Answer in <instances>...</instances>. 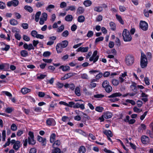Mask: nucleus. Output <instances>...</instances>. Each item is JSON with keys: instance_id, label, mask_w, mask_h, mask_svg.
<instances>
[{"instance_id": "19", "label": "nucleus", "mask_w": 153, "mask_h": 153, "mask_svg": "<svg viewBox=\"0 0 153 153\" xmlns=\"http://www.w3.org/2000/svg\"><path fill=\"white\" fill-rule=\"evenodd\" d=\"M112 114L108 111L105 113L104 114V116L105 119L111 118L112 117Z\"/></svg>"}, {"instance_id": "59", "label": "nucleus", "mask_w": 153, "mask_h": 153, "mask_svg": "<svg viewBox=\"0 0 153 153\" xmlns=\"http://www.w3.org/2000/svg\"><path fill=\"white\" fill-rule=\"evenodd\" d=\"M15 38L19 40H20L21 39V35L18 33H16L15 34Z\"/></svg>"}, {"instance_id": "54", "label": "nucleus", "mask_w": 153, "mask_h": 153, "mask_svg": "<svg viewBox=\"0 0 153 153\" xmlns=\"http://www.w3.org/2000/svg\"><path fill=\"white\" fill-rule=\"evenodd\" d=\"M104 39L103 37L101 36L96 39L95 41V43H97L100 41H102Z\"/></svg>"}, {"instance_id": "40", "label": "nucleus", "mask_w": 153, "mask_h": 153, "mask_svg": "<svg viewBox=\"0 0 153 153\" xmlns=\"http://www.w3.org/2000/svg\"><path fill=\"white\" fill-rule=\"evenodd\" d=\"M14 110L13 108L11 107H8L5 110V112L7 113H10Z\"/></svg>"}, {"instance_id": "39", "label": "nucleus", "mask_w": 153, "mask_h": 153, "mask_svg": "<svg viewBox=\"0 0 153 153\" xmlns=\"http://www.w3.org/2000/svg\"><path fill=\"white\" fill-rule=\"evenodd\" d=\"M51 153H63V152H61L60 149L57 148L53 149Z\"/></svg>"}, {"instance_id": "58", "label": "nucleus", "mask_w": 153, "mask_h": 153, "mask_svg": "<svg viewBox=\"0 0 153 153\" xmlns=\"http://www.w3.org/2000/svg\"><path fill=\"white\" fill-rule=\"evenodd\" d=\"M36 149L35 148H32L30 149L29 153H36Z\"/></svg>"}, {"instance_id": "33", "label": "nucleus", "mask_w": 153, "mask_h": 153, "mask_svg": "<svg viewBox=\"0 0 153 153\" xmlns=\"http://www.w3.org/2000/svg\"><path fill=\"white\" fill-rule=\"evenodd\" d=\"M21 55L23 57H26L28 55V52L25 50H22L21 51Z\"/></svg>"}, {"instance_id": "8", "label": "nucleus", "mask_w": 153, "mask_h": 153, "mask_svg": "<svg viewBox=\"0 0 153 153\" xmlns=\"http://www.w3.org/2000/svg\"><path fill=\"white\" fill-rule=\"evenodd\" d=\"M19 4V1L17 0H13L7 2V5L9 7L13 6L16 7Z\"/></svg>"}, {"instance_id": "6", "label": "nucleus", "mask_w": 153, "mask_h": 153, "mask_svg": "<svg viewBox=\"0 0 153 153\" xmlns=\"http://www.w3.org/2000/svg\"><path fill=\"white\" fill-rule=\"evenodd\" d=\"M97 51H94L92 56L89 59V60L90 61H93V63H94L96 62L98 60L99 56L97 55Z\"/></svg>"}, {"instance_id": "56", "label": "nucleus", "mask_w": 153, "mask_h": 153, "mask_svg": "<svg viewBox=\"0 0 153 153\" xmlns=\"http://www.w3.org/2000/svg\"><path fill=\"white\" fill-rule=\"evenodd\" d=\"M22 27L23 28L25 29H27L28 27V25L27 23H22L21 25Z\"/></svg>"}, {"instance_id": "48", "label": "nucleus", "mask_w": 153, "mask_h": 153, "mask_svg": "<svg viewBox=\"0 0 153 153\" xmlns=\"http://www.w3.org/2000/svg\"><path fill=\"white\" fill-rule=\"evenodd\" d=\"M69 120V117L66 116H64L62 118V120L64 122H66Z\"/></svg>"}, {"instance_id": "5", "label": "nucleus", "mask_w": 153, "mask_h": 153, "mask_svg": "<svg viewBox=\"0 0 153 153\" xmlns=\"http://www.w3.org/2000/svg\"><path fill=\"white\" fill-rule=\"evenodd\" d=\"M29 137L28 138V142L29 144L34 145L36 143V141L34 140L33 133L30 131L28 132Z\"/></svg>"}, {"instance_id": "7", "label": "nucleus", "mask_w": 153, "mask_h": 153, "mask_svg": "<svg viewBox=\"0 0 153 153\" xmlns=\"http://www.w3.org/2000/svg\"><path fill=\"white\" fill-rule=\"evenodd\" d=\"M140 27L143 30L146 31L148 28V24L145 21H141L140 23Z\"/></svg>"}, {"instance_id": "18", "label": "nucleus", "mask_w": 153, "mask_h": 153, "mask_svg": "<svg viewBox=\"0 0 153 153\" xmlns=\"http://www.w3.org/2000/svg\"><path fill=\"white\" fill-rule=\"evenodd\" d=\"M122 95V94L120 92L115 93L112 94L108 96V98H114L117 97H120Z\"/></svg>"}, {"instance_id": "10", "label": "nucleus", "mask_w": 153, "mask_h": 153, "mask_svg": "<svg viewBox=\"0 0 153 153\" xmlns=\"http://www.w3.org/2000/svg\"><path fill=\"white\" fill-rule=\"evenodd\" d=\"M75 73H70L68 74H66L64 76L61 78V80H64L68 79L71 77L75 75Z\"/></svg>"}, {"instance_id": "20", "label": "nucleus", "mask_w": 153, "mask_h": 153, "mask_svg": "<svg viewBox=\"0 0 153 153\" xmlns=\"http://www.w3.org/2000/svg\"><path fill=\"white\" fill-rule=\"evenodd\" d=\"M73 19V17L72 15H67L65 18V20L67 22H71Z\"/></svg>"}, {"instance_id": "38", "label": "nucleus", "mask_w": 153, "mask_h": 153, "mask_svg": "<svg viewBox=\"0 0 153 153\" xmlns=\"http://www.w3.org/2000/svg\"><path fill=\"white\" fill-rule=\"evenodd\" d=\"M109 82L108 81L106 80L102 82V85L103 88H105V87L109 85Z\"/></svg>"}, {"instance_id": "49", "label": "nucleus", "mask_w": 153, "mask_h": 153, "mask_svg": "<svg viewBox=\"0 0 153 153\" xmlns=\"http://www.w3.org/2000/svg\"><path fill=\"white\" fill-rule=\"evenodd\" d=\"M99 74H97L95 76V78L98 80H99L100 78L102 77L103 76V74L102 72H98Z\"/></svg>"}, {"instance_id": "46", "label": "nucleus", "mask_w": 153, "mask_h": 153, "mask_svg": "<svg viewBox=\"0 0 153 153\" xmlns=\"http://www.w3.org/2000/svg\"><path fill=\"white\" fill-rule=\"evenodd\" d=\"M104 95L103 94H97L94 95V97L95 98H102L104 97Z\"/></svg>"}, {"instance_id": "32", "label": "nucleus", "mask_w": 153, "mask_h": 153, "mask_svg": "<svg viewBox=\"0 0 153 153\" xmlns=\"http://www.w3.org/2000/svg\"><path fill=\"white\" fill-rule=\"evenodd\" d=\"M116 19L119 21V22L122 25H123L124 24V21L122 19L121 16H120L118 15L117 14L116 15Z\"/></svg>"}, {"instance_id": "21", "label": "nucleus", "mask_w": 153, "mask_h": 153, "mask_svg": "<svg viewBox=\"0 0 153 153\" xmlns=\"http://www.w3.org/2000/svg\"><path fill=\"white\" fill-rule=\"evenodd\" d=\"M21 92L23 94H26L30 91V89L27 88H23L21 90Z\"/></svg>"}, {"instance_id": "37", "label": "nucleus", "mask_w": 153, "mask_h": 153, "mask_svg": "<svg viewBox=\"0 0 153 153\" xmlns=\"http://www.w3.org/2000/svg\"><path fill=\"white\" fill-rule=\"evenodd\" d=\"M41 14V12L40 11L37 12L35 15V21L36 22H38L39 21V17Z\"/></svg>"}, {"instance_id": "2", "label": "nucleus", "mask_w": 153, "mask_h": 153, "mask_svg": "<svg viewBox=\"0 0 153 153\" xmlns=\"http://www.w3.org/2000/svg\"><path fill=\"white\" fill-rule=\"evenodd\" d=\"M123 38L125 42H130L131 40L132 37L129 31L125 29L123 33Z\"/></svg>"}, {"instance_id": "43", "label": "nucleus", "mask_w": 153, "mask_h": 153, "mask_svg": "<svg viewBox=\"0 0 153 153\" xmlns=\"http://www.w3.org/2000/svg\"><path fill=\"white\" fill-rule=\"evenodd\" d=\"M69 33L67 30H65L63 32L62 34V36L64 37H67Z\"/></svg>"}, {"instance_id": "17", "label": "nucleus", "mask_w": 153, "mask_h": 153, "mask_svg": "<svg viewBox=\"0 0 153 153\" xmlns=\"http://www.w3.org/2000/svg\"><path fill=\"white\" fill-rule=\"evenodd\" d=\"M103 133L106 135L107 137L108 136H110V137H112L113 136L112 133L111 131L110 130H105L103 131Z\"/></svg>"}, {"instance_id": "4", "label": "nucleus", "mask_w": 153, "mask_h": 153, "mask_svg": "<svg viewBox=\"0 0 153 153\" xmlns=\"http://www.w3.org/2000/svg\"><path fill=\"white\" fill-rule=\"evenodd\" d=\"M148 62L146 55L141 53L140 65L142 68L146 67Z\"/></svg>"}, {"instance_id": "25", "label": "nucleus", "mask_w": 153, "mask_h": 153, "mask_svg": "<svg viewBox=\"0 0 153 153\" xmlns=\"http://www.w3.org/2000/svg\"><path fill=\"white\" fill-rule=\"evenodd\" d=\"M59 69H62V70L64 71H65L68 70H70V67L68 66H64L63 65L61 66L59 68Z\"/></svg>"}, {"instance_id": "42", "label": "nucleus", "mask_w": 153, "mask_h": 153, "mask_svg": "<svg viewBox=\"0 0 153 153\" xmlns=\"http://www.w3.org/2000/svg\"><path fill=\"white\" fill-rule=\"evenodd\" d=\"M112 84L114 86H117L119 84V81L116 79H113L111 81Z\"/></svg>"}, {"instance_id": "50", "label": "nucleus", "mask_w": 153, "mask_h": 153, "mask_svg": "<svg viewBox=\"0 0 153 153\" xmlns=\"http://www.w3.org/2000/svg\"><path fill=\"white\" fill-rule=\"evenodd\" d=\"M11 129L13 131H15L17 129V127L15 124L13 123L11 126Z\"/></svg>"}, {"instance_id": "1", "label": "nucleus", "mask_w": 153, "mask_h": 153, "mask_svg": "<svg viewBox=\"0 0 153 153\" xmlns=\"http://www.w3.org/2000/svg\"><path fill=\"white\" fill-rule=\"evenodd\" d=\"M39 43V42L38 40H33V46L32 44L30 43L28 45L27 44L25 43L24 44L23 47L25 49H27L28 51H30L31 50H34V47H36L37 45Z\"/></svg>"}, {"instance_id": "9", "label": "nucleus", "mask_w": 153, "mask_h": 153, "mask_svg": "<svg viewBox=\"0 0 153 153\" xmlns=\"http://www.w3.org/2000/svg\"><path fill=\"white\" fill-rule=\"evenodd\" d=\"M46 123L49 126H54L56 125V122L53 118H48L46 120Z\"/></svg>"}, {"instance_id": "60", "label": "nucleus", "mask_w": 153, "mask_h": 153, "mask_svg": "<svg viewBox=\"0 0 153 153\" xmlns=\"http://www.w3.org/2000/svg\"><path fill=\"white\" fill-rule=\"evenodd\" d=\"M10 48V46L9 45H5V47L4 48H2L1 50L3 51H8Z\"/></svg>"}, {"instance_id": "3", "label": "nucleus", "mask_w": 153, "mask_h": 153, "mask_svg": "<svg viewBox=\"0 0 153 153\" xmlns=\"http://www.w3.org/2000/svg\"><path fill=\"white\" fill-rule=\"evenodd\" d=\"M134 57L131 55L126 56L125 58L126 64L128 66L132 65L134 62Z\"/></svg>"}, {"instance_id": "11", "label": "nucleus", "mask_w": 153, "mask_h": 153, "mask_svg": "<svg viewBox=\"0 0 153 153\" xmlns=\"http://www.w3.org/2000/svg\"><path fill=\"white\" fill-rule=\"evenodd\" d=\"M37 140L39 142L42 143V146H44L46 144V139L45 138H43L39 135H38L37 136Z\"/></svg>"}, {"instance_id": "64", "label": "nucleus", "mask_w": 153, "mask_h": 153, "mask_svg": "<svg viewBox=\"0 0 153 153\" xmlns=\"http://www.w3.org/2000/svg\"><path fill=\"white\" fill-rule=\"evenodd\" d=\"M77 28V26L76 25L74 24L71 26V29L72 31H74Z\"/></svg>"}, {"instance_id": "29", "label": "nucleus", "mask_w": 153, "mask_h": 153, "mask_svg": "<svg viewBox=\"0 0 153 153\" xmlns=\"http://www.w3.org/2000/svg\"><path fill=\"white\" fill-rule=\"evenodd\" d=\"M111 30L114 31L116 30V27L115 24L113 22H111L109 23Z\"/></svg>"}, {"instance_id": "55", "label": "nucleus", "mask_w": 153, "mask_h": 153, "mask_svg": "<svg viewBox=\"0 0 153 153\" xmlns=\"http://www.w3.org/2000/svg\"><path fill=\"white\" fill-rule=\"evenodd\" d=\"M93 32L92 31H89L87 34V36L88 37H91L93 35Z\"/></svg>"}, {"instance_id": "41", "label": "nucleus", "mask_w": 153, "mask_h": 153, "mask_svg": "<svg viewBox=\"0 0 153 153\" xmlns=\"http://www.w3.org/2000/svg\"><path fill=\"white\" fill-rule=\"evenodd\" d=\"M94 10L96 12H100L102 10V7H96L94 8Z\"/></svg>"}, {"instance_id": "31", "label": "nucleus", "mask_w": 153, "mask_h": 153, "mask_svg": "<svg viewBox=\"0 0 153 153\" xmlns=\"http://www.w3.org/2000/svg\"><path fill=\"white\" fill-rule=\"evenodd\" d=\"M86 151V149L83 146H81L79 149V153H85Z\"/></svg>"}, {"instance_id": "61", "label": "nucleus", "mask_w": 153, "mask_h": 153, "mask_svg": "<svg viewBox=\"0 0 153 153\" xmlns=\"http://www.w3.org/2000/svg\"><path fill=\"white\" fill-rule=\"evenodd\" d=\"M6 7L5 3L2 2L0 1V9H4Z\"/></svg>"}, {"instance_id": "36", "label": "nucleus", "mask_w": 153, "mask_h": 153, "mask_svg": "<svg viewBox=\"0 0 153 153\" xmlns=\"http://www.w3.org/2000/svg\"><path fill=\"white\" fill-rule=\"evenodd\" d=\"M105 91L108 93L111 92L112 91V87L110 85L108 86L105 87Z\"/></svg>"}, {"instance_id": "16", "label": "nucleus", "mask_w": 153, "mask_h": 153, "mask_svg": "<svg viewBox=\"0 0 153 153\" xmlns=\"http://www.w3.org/2000/svg\"><path fill=\"white\" fill-rule=\"evenodd\" d=\"M136 85L137 84L135 83H133L130 86V88L132 91L137 93V89Z\"/></svg>"}, {"instance_id": "57", "label": "nucleus", "mask_w": 153, "mask_h": 153, "mask_svg": "<svg viewBox=\"0 0 153 153\" xmlns=\"http://www.w3.org/2000/svg\"><path fill=\"white\" fill-rule=\"evenodd\" d=\"M67 6V4L65 2H62L60 5V7L61 8H63Z\"/></svg>"}, {"instance_id": "34", "label": "nucleus", "mask_w": 153, "mask_h": 153, "mask_svg": "<svg viewBox=\"0 0 153 153\" xmlns=\"http://www.w3.org/2000/svg\"><path fill=\"white\" fill-rule=\"evenodd\" d=\"M75 93V94L78 96H80L81 95L80 88L78 87H77L76 88Z\"/></svg>"}, {"instance_id": "14", "label": "nucleus", "mask_w": 153, "mask_h": 153, "mask_svg": "<svg viewBox=\"0 0 153 153\" xmlns=\"http://www.w3.org/2000/svg\"><path fill=\"white\" fill-rule=\"evenodd\" d=\"M88 49V47H80L77 50L78 52L80 51L82 52H87Z\"/></svg>"}, {"instance_id": "12", "label": "nucleus", "mask_w": 153, "mask_h": 153, "mask_svg": "<svg viewBox=\"0 0 153 153\" xmlns=\"http://www.w3.org/2000/svg\"><path fill=\"white\" fill-rule=\"evenodd\" d=\"M142 143L144 144H146L148 143L149 139V137L146 135H143L141 138Z\"/></svg>"}, {"instance_id": "62", "label": "nucleus", "mask_w": 153, "mask_h": 153, "mask_svg": "<svg viewBox=\"0 0 153 153\" xmlns=\"http://www.w3.org/2000/svg\"><path fill=\"white\" fill-rule=\"evenodd\" d=\"M102 19V16L101 15L98 16L96 18V21L97 22H100Z\"/></svg>"}, {"instance_id": "35", "label": "nucleus", "mask_w": 153, "mask_h": 153, "mask_svg": "<svg viewBox=\"0 0 153 153\" xmlns=\"http://www.w3.org/2000/svg\"><path fill=\"white\" fill-rule=\"evenodd\" d=\"M85 17L83 16H80L78 17L77 21L79 22H83L85 21Z\"/></svg>"}, {"instance_id": "28", "label": "nucleus", "mask_w": 153, "mask_h": 153, "mask_svg": "<svg viewBox=\"0 0 153 153\" xmlns=\"http://www.w3.org/2000/svg\"><path fill=\"white\" fill-rule=\"evenodd\" d=\"M10 24L13 25H16L18 24L17 21L14 19H12L10 20Z\"/></svg>"}, {"instance_id": "30", "label": "nucleus", "mask_w": 153, "mask_h": 153, "mask_svg": "<svg viewBox=\"0 0 153 153\" xmlns=\"http://www.w3.org/2000/svg\"><path fill=\"white\" fill-rule=\"evenodd\" d=\"M83 4L85 7H89L92 4V2L89 0L85 1L83 2Z\"/></svg>"}, {"instance_id": "15", "label": "nucleus", "mask_w": 153, "mask_h": 153, "mask_svg": "<svg viewBox=\"0 0 153 153\" xmlns=\"http://www.w3.org/2000/svg\"><path fill=\"white\" fill-rule=\"evenodd\" d=\"M58 44L62 48H65L68 44V42L67 40H64L62 41L61 43Z\"/></svg>"}, {"instance_id": "52", "label": "nucleus", "mask_w": 153, "mask_h": 153, "mask_svg": "<svg viewBox=\"0 0 153 153\" xmlns=\"http://www.w3.org/2000/svg\"><path fill=\"white\" fill-rule=\"evenodd\" d=\"M51 53L49 51H45L44 52L43 54V56L46 57L50 55Z\"/></svg>"}, {"instance_id": "23", "label": "nucleus", "mask_w": 153, "mask_h": 153, "mask_svg": "<svg viewBox=\"0 0 153 153\" xmlns=\"http://www.w3.org/2000/svg\"><path fill=\"white\" fill-rule=\"evenodd\" d=\"M62 48L59 44H57L56 46V49L57 53H61L62 51Z\"/></svg>"}, {"instance_id": "44", "label": "nucleus", "mask_w": 153, "mask_h": 153, "mask_svg": "<svg viewBox=\"0 0 153 153\" xmlns=\"http://www.w3.org/2000/svg\"><path fill=\"white\" fill-rule=\"evenodd\" d=\"M104 109L102 107L100 106H97L95 108V110L98 112H102Z\"/></svg>"}, {"instance_id": "13", "label": "nucleus", "mask_w": 153, "mask_h": 153, "mask_svg": "<svg viewBox=\"0 0 153 153\" xmlns=\"http://www.w3.org/2000/svg\"><path fill=\"white\" fill-rule=\"evenodd\" d=\"M21 147L20 142L19 141L17 140L16 143L13 145V148L16 151H17Z\"/></svg>"}, {"instance_id": "24", "label": "nucleus", "mask_w": 153, "mask_h": 153, "mask_svg": "<svg viewBox=\"0 0 153 153\" xmlns=\"http://www.w3.org/2000/svg\"><path fill=\"white\" fill-rule=\"evenodd\" d=\"M84 11L85 10L83 7H78L77 9V13L79 14H82L84 12Z\"/></svg>"}, {"instance_id": "63", "label": "nucleus", "mask_w": 153, "mask_h": 153, "mask_svg": "<svg viewBox=\"0 0 153 153\" xmlns=\"http://www.w3.org/2000/svg\"><path fill=\"white\" fill-rule=\"evenodd\" d=\"M31 34L32 36L35 37L37 35V32L36 31L33 30L31 32Z\"/></svg>"}, {"instance_id": "45", "label": "nucleus", "mask_w": 153, "mask_h": 153, "mask_svg": "<svg viewBox=\"0 0 153 153\" xmlns=\"http://www.w3.org/2000/svg\"><path fill=\"white\" fill-rule=\"evenodd\" d=\"M64 29V25H62L59 27L57 30L58 32H61Z\"/></svg>"}, {"instance_id": "53", "label": "nucleus", "mask_w": 153, "mask_h": 153, "mask_svg": "<svg viewBox=\"0 0 153 153\" xmlns=\"http://www.w3.org/2000/svg\"><path fill=\"white\" fill-rule=\"evenodd\" d=\"M126 102L130 103L132 105H134L135 104V102L132 100L127 99L126 100Z\"/></svg>"}, {"instance_id": "51", "label": "nucleus", "mask_w": 153, "mask_h": 153, "mask_svg": "<svg viewBox=\"0 0 153 153\" xmlns=\"http://www.w3.org/2000/svg\"><path fill=\"white\" fill-rule=\"evenodd\" d=\"M44 4V2H38L36 4V7L38 8L42 7L43 5Z\"/></svg>"}, {"instance_id": "47", "label": "nucleus", "mask_w": 153, "mask_h": 153, "mask_svg": "<svg viewBox=\"0 0 153 153\" xmlns=\"http://www.w3.org/2000/svg\"><path fill=\"white\" fill-rule=\"evenodd\" d=\"M55 8V6L52 4L49 5L46 8V10H48L49 12L51 11L50 9H53Z\"/></svg>"}, {"instance_id": "22", "label": "nucleus", "mask_w": 153, "mask_h": 153, "mask_svg": "<svg viewBox=\"0 0 153 153\" xmlns=\"http://www.w3.org/2000/svg\"><path fill=\"white\" fill-rule=\"evenodd\" d=\"M61 142L59 140H57L56 141L53 143V148H57V147L60 145Z\"/></svg>"}, {"instance_id": "26", "label": "nucleus", "mask_w": 153, "mask_h": 153, "mask_svg": "<svg viewBox=\"0 0 153 153\" xmlns=\"http://www.w3.org/2000/svg\"><path fill=\"white\" fill-rule=\"evenodd\" d=\"M24 8L30 13H32L33 11L32 8L29 6L26 5L24 7Z\"/></svg>"}, {"instance_id": "27", "label": "nucleus", "mask_w": 153, "mask_h": 153, "mask_svg": "<svg viewBox=\"0 0 153 153\" xmlns=\"http://www.w3.org/2000/svg\"><path fill=\"white\" fill-rule=\"evenodd\" d=\"M56 136V134L54 133H53L51 134L50 137V142L51 143H53L54 142Z\"/></svg>"}]
</instances>
